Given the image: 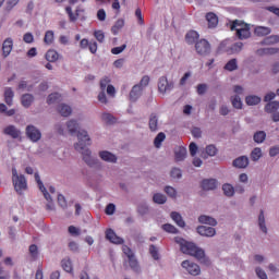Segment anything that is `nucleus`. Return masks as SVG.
Wrapping results in <instances>:
<instances>
[{
	"label": "nucleus",
	"mask_w": 279,
	"mask_h": 279,
	"mask_svg": "<svg viewBox=\"0 0 279 279\" xmlns=\"http://www.w3.org/2000/svg\"><path fill=\"white\" fill-rule=\"evenodd\" d=\"M231 31L236 32V36L240 40H245V38H250V25L243 23L242 21L235 20L231 24Z\"/></svg>",
	"instance_id": "20e7f679"
},
{
	"label": "nucleus",
	"mask_w": 279,
	"mask_h": 279,
	"mask_svg": "<svg viewBox=\"0 0 279 279\" xmlns=\"http://www.w3.org/2000/svg\"><path fill=\"white\" fill-rule=\"evenodd\" d=\"M162 230H165V232H169L170 234H178V229L171 223L163 225Z\"/></svg>",
	"instance_id": "bf43d9fd"
},
{
	"label": "nucleus",
	"mask_w": 279,
	"mask_h": 279,
	"mask_svg": "<svg viewBox=\"0 0 279 279\" xmlns=\"http://www.w3.org/2000/svg\"><path fill=\"white\" fill-rule=\"evenodd\" d=\"M266 138H267V133L265 131H257L253 135V141L257 145L265 143Z\"/></svg>",
	"instance_id": "cd10ccee"
},
{
	"label": "nucleus",
	"mask_w": 279,
	"mask_h": 279,
	"mask_svg": "<svg viewBox=\"0 0 279 279\" xmlns=\"http://www.w3.org/2000/svg\"><path fill=\"white\" fill-rule=\"evenodd\" d=\"M61 265L64 269V271H68V274H71L73 271V263L71 262L70 258H65L61 262Z\"/></svg>",
	"instance_id": "3c124183"
},
{
	"label": "nucleus",
	"mask_w": 279,
	"mask_h": 279,
	"mask_svg": "<svg viewBox=\"0 0 279 279\" xmlns=\"http://www.w3.org/2000/svg\"><path fill=\"white\" fill-rule=\"evenodd\" d=\"M278 109H279V101H276V100L268 102L264 108L265 112H267L268 114L278 112Z\"/></svg>",
	"instance_id": "7c9ffc66"
},
{
	"label": "nucleus",
	"mask_w": 279,
	"mask_h": 279,
	"mask_svg": "<svg viewBox=\"0 0 279 279\" xmlns=\"http://www.w3.org/2000/svg\"><path fill=\"white\" fill-rule=\"evenodd\" d=\"M246 106H258L260 102V97L256 95H250L245 98Z\"/></svg>",
	"instance_id": "79ce46f5"
},
{
	"label": "nucleus",
	"mask_w": 279,
	"mask_h": 279,
	"mask_svg": "<svg viewBox=\"0 0 279 279\" xmlns=\"http://www.w3.org/2000/svg\"><path fill=\"white\" fill-rule=\"evenodd\" d=\"M251 160L253 162H258V160H260L263 158V149L260 147H255L252 151H251Z\"/></svg>",
	"instance_id": "f704fd0d"
},
{
	"label": "nucleus",
	"mask_w": 279,
	"mask_h": 279,
	"mask_svg": "<svg viewBox=\"0 0 279 279\" xmlns=\"http://www.w3.org/2000/svg\"><path fill=\"white\" fill-rule=\"evenodd\" d=\"M25 132H26L27 138H29L32 143H38V141L43 138V133L35 125H32V124L27 125Z\"/></svg>",
	"instance_id": "1a4fd4ad"
},
{
	"label": "nucleus",
	"mask_w": 279,
	"mask_h": 279,
	"mask_svg": "<svg viewBox=\"0 0 279 279\" xmlns=\"http://www.w3.org/2000/svg\"><path fill=\"white\" fill-rule=\"evenodd\" d=\"M175 160L178 162H182L186 158V148L185 147H178L174 151Z\"/></svg>",
	"instance_id": "72a5a7b5"
},
{
	"label": "nucleus",
	"mask_w": 279,
	"mask_h": 279,
	"mask_svg": "<svg viewBox=\"0 0 279 279\" xmlns=\"http://www.w3.org/2000/svg\"><path fill=\"white\" fill-rule=\"evenodd\" d=\"M231 45L232 41H230L229 39L221 41V44L218 47L219 53H228V51H230Z\"/></svg>",
	"instance_id": "a19ab883"
},
{
	"label": "nucleus",
	"mask_w": 279,
	"mask_h": 279,
	"mask_svg": "<svg viewBox=\"0 0 279 279\" xmlns=\"http://www.w3.org/2000/svg\"><path fill=\"white\" fill-rule=\"evenodd\" d=\"M128 263L133 274H137V275L143 274V269L141 268V264L138 263V259H136V256L129 258Z\"/></svg>",
	"instance_id": "6ab92c4d"
},
{
	"label": "nucleus",
	"mask_w": 279,
	"mask_h": 279,
	"mask_svg": "<svg viewBox=\"0 0 279 279\" xmlns=\"http://www.w3.org/2000/svg\"><path fill=\"white\" fill-rule=\"evenodd\" d=\"M174 241L179 245L182 254H187V256H194V258H196V260H198L203 265H210V259L206 257V253L204 252V250L198 247L195 243L189 242L182 238H175Z\"/></svg>",
	"instance_id": "f257e3e1"
},
{
	"label": "nucleus",
	"mask_w": 279,
	"mask_h": 279,
	"mask_svg": "<svg viewBox=\"0 0 279 279\" xmlns=\"http://www.w3.org/2000/svg\"><path fill=\"white\" fill-rule=\"evenodd\" d=\"M256 36H269L271 34V28L265 26H257L255 28Z\"/></svg>",
	"instance_id": "c03bdc74"
},
{
	"label": "nucleus",
	"mask_w": 279,
	"mask_h": 279,
	"mask_svg": "<svg viewBox=\"0 0 279 279\" xmlns=\"http://www.w3.org/2000/svg\"><path fill=\"white\" fill-rule=\"evenodd\" d=\"M60 98H61V96H60L59 93H52V94H50V95L48 96V98H47V104H48L49 106H51V105H53V104H58V101H60Z\"/></svg>",
	"instance_id": "09e8293b"
},
{
	"label": "nucleus",
	"mask_w": 279,
	"mask_h": 279,
	"mask_svg": "<svg viewBox=\"0 0 279 279\" xmlns=\"http://www.w3.org/2000/svg\"><path fill=\"white\" fill-rule=\"evenodd\" d=\"M137 213L138 215H147V213H149V205H147L146 203H141L137 206Z\"/></svg>",
	"instance_id": "4d7b16f0"
},
{
	"label": "nucleus",
	"mask_w": 279,
	"mask_h": 279,
	"mask_svg": "<svg viewBox=\"0 0 279 279\" xmlns=\"http://www.w3.org/2000/svg\"><path fill=\"white\" fill-rule=\"evenodd\" d=\"M14 47V40L12 38H7L2 44V56L3 58H8L10 53H12V49Z\"/></svg>",
	"instance_id": "a211bd4d"
},
{
	"label": "nucleus",
	"mask_w": 279,
	"mask_h": 279,
	"mask_svg": "<svg viewBox=\"0 0 279 279\" xmlns=\"http://www.w3.org/2000/svg\"><path fill=\"white\" fill-rule=\"evenodd\" d=\"M181 267H183V269H185L190 276H199V274H202V268H199V265L187 259L181 263Z\"/></svg>",
	"instance_id": "9b49d317"
},
{
	"label": "nucleus",
	"mask_w": 279,
	"mask_h": 279,
	"mask_svg": "<svg viewBox=\"0 0 279 279\" xmlns=\"http://www.w3.org/2000/svg\"><path fill=\"white\" fill-rule=\"evenodd\" d=\"M148 128L150 132H158V116L150 114L149 121H148Z\"/></svg>",
	"instance_id": "473e14b6"
},
{
	"label": "nucleus",
	"mask_w": 279,
	"mask_h": 279,
	"mask_svg": "<svg viewBox=\"0 0 279 279\" xmlns=\"http://www.w3.org/2000/svg\"><path fill=\"white\" fill-rule=\"evenodd\" d=\"M143 96V87L141 85H134L130 92V101H138Z\"/></svg>",
	"instance_id": "f3484780"
},
{
	"label": "nucleus",
	"mask_w": 279,
	"mask_h": 279,
	"mask_svg": "<svg viewBox=\"0 0 279 279\" xmlns=\"http://www.w3.org/2000/svg\"><path fill=\"white\" fill-rule=\"evenodd\" d=\"M65 12L72 23H75V21H77V19L80 17V13H77V10L76 13H73V9L71 7H66Z\"/></svg>",
	"instance_id": "49530a36"
},
{
	"label": "nucleus",
	"mask_w": 279,
	"mask_h": 279,
	"mask_svg": "<svg viewBox=\"0 0 279 279\" xmlns=\"http://www.w3.org/2000/svg\"><path fill=\"white\" fill-rule=\"evenodd\" d=\"M231 104L233 108H236V110H241L243 108V101L241 100V97L239 96H233L231 98Z\"/></svg>",
	"instance_id": "603ef678"
},
{
	"label": "nucleus",
	"mask_w": 279,
	"mask_h": 279,
	"mask_svg": "<svg viewBox=\"0 0 279 279\" xmlns=\"http://www.w3.org/2000/svg\"><path fill=\"white\" fill-rule=\"evenodd\" d=\"M35 181L38 184L39 191H41L45 199L48 202L46 205L47 210H56V205H53V198H51V195L49 192H47V187H45V184H43V181L40 180V174L35 173Z\"/></svg>",
	"instance_id": "423d86ee"
},
{
	"label": "nucleus",
	"mask_w": 279,
	"mask_h": 279,
	"mask_svg": "<svg viewBox=\"0 0 279 279\" xmlns=\"http://www.w3.org/2000/svg\"><path fill=\"white\" fill-rule=\"evenodd\" d=\"M101 121H104V123H114V116L108 112H104L101 114Z\"/></svg>",
	"instance_id": "6e6d98bb"
},
{
	"label": "nucleus",
	"mask_w": 279,
	"mask_h": 279,
	"mask_svg": "<svg viewBox=\"0 0 279 279\" xmlns=\"http://www.w3.org/2000/svg\"><path fill=\"white\" fill-rule=\"evenodd\" d=\"M198 39H199V33L196 31H190L185 35V43H187V45H195V43H197Z\"/></svg>",
	"instance_id": "393cba45"
},
{
	"label": "nucleus",
	"mask_w": 279,
	"mask_h": 279,
	"mask_svg": "<svg viewBox=\"0 0 279 279\" xmlns=\"http://www.w3.org/2000/svg\"><path fill=\"white\" fill-rule=\"evenodd\" d=\"M196 232H198L201 236H207V238H213L217 234V230L215 228L206 227V226L197 227Z\"/></svg>",
	"instance_id": "4468645a"
},
{
	"label": "nucleus",
	"mask_w": 279,
	"mask_h": 279,
	"mask_svg": "<svg viewBox=\"0 0 279 279\" xmlns=\"http://www.w3.org/2000/svg\"><path fill=\"white\" fill-rule=\"evenodd\" d=\"M21 0H0V8H3L4 12H12ZM4 3V5H3Z\"/></svg>",
	"instance_id": "aec40b11"
},
{
	"label": "nucleus",
	"mask_w": 279,
	"mask_h": 279,
	"mask_svg": "<svg viewBox=\"0 0 279 279\" xmlns=\"http://www.w3.org/2000/svg\"><path fill=\"white\" fill-rule=\"evenodd\" d=\"M98 101L100 104H108V97L106 96V90H101L99 94H98Z\"/></svg>",
	"instance_id": "338daca9"
},
{
	"label": "nucleus",
	"mask_w": 279,
	"mask_h": 279,
	"mask_svg": "<svg viewBox=\"0 0 279 279\" xmlns=\"http://www.w3.org/2000/svg\"><path fill=\"white\" fill-rule=\"evenodd\" d=\"M122 252L128 257V260L130 258H134V256H136V255H134V252H132V248H130V246H128V245L122 246Z\"/></svg>",
	"instance_id": "680f3d73"
},
{
	"label": "nucleus",
	"mask_w": 279,
	"mask_h": 279,
	"mask_svg": "<svg viewBox=\"0 0 279 279\" xmlns=\"http://www.w3.org/2000/svg\"><path fill=\"white\" fill-rule=\"evenodd\" d=\"M206 20L208 22L209 28H215L217 25H219V19L217 17V15L215 13H207Z\"/></svg>",
	"instance_id": "c756f323"
},
{
	"label": "nucleus",
	"mask_w": 279,
	"mask_h": 279,
	"mask_svg": "<svg viewBox=\"0 0 279 279\" xmlns=\"http://www.w3.org/2000/svg\"><path fill=\"white\" fill-rule=\"evenodd\" d=\"M279 43V36L278 35H271L266 37L263 41L262 45H278Z\"/></svg>",
	"instance_id": "a18cd8bd"
},
{
	"label": "nucleus",
	"mask_w": 279,
	"mask_h": 279,
	"mask_svg": "<svg viewBox=\"0 0 279 279\" xmlns=\"http://www.w3.org/2000/svg\"><path fill=\"white\" fill-rule=\"evenodd\" d=\"M112 80L109 76H104L100 80V90H106L109 97H117V89L110 84Z\"/></svg>",
	"instance_id": "6e6552de"
},
{
	"label": "nucleus",
	"mask_w": 279,
	"mask_h": 279,
	"mask_svg": "<svg viewBox=\"0 0 279 279\" xmlns=\"http://www.w3.org/2000/svg\"><path fill=\"white\" fill-rule=\"evenodd\" d=\"M12 183L19 195H23V191H27V179H25V175L19 174L14 167L12 168Z\"/></svg>",
	"instance_id": "7ed1b4c3"
},
{
	"label": "nucleus",
	"mask_w": 279,
	"mask_h": 279,
	"mask_svg": "<svg viewBox=\"0 0 279 279\" xmlns=\"http://www.w3.org/2000/svg\"><path fill=\"white\" fill-rule=\"evenodd\" d=\"M165 193H167V195L169 197H172L173 199H175V197H178V191L173 186H170V185L166 186Z\"/></svg>",
	"instance_id": "5fc2aeb1"
},
{
	"label": "nucleus",
	"mask_w": 279,
	"mask_h": 279,
	"mask_svg": "<svg viewBox=\"0 0 279 279\" xmlns=\"http://www.w3.org/2000/svg\"><path fill=\"white\" fill-rule=\"evenodd\" d=\"M167 138V135H165V133L160 132L154 140V145L155 147L160 148V146L162 145L163 141Z\"/></svg>",
	"instance_id": "8fccbe9b"
},
{
	"label": "nucleus",
	"mask_w": 279,
	"mask_h": 279,
	"mask_svg": "<svg viewBox=\"0 0 279 279\" xmlns=\"http://www.w3.org/2000/svg\"><path fill=\"white\" fill-rule=\"evenodd\" d=\"M207 156H217V147L215 145H208L205 148Z\"/></svg>",
	"instance_id": "e2e57ef3"
},
{
	"label": "nucleus",
	"mask_w": 279,
	"mask_h": 279,
	"mask_svg": "<svg viewBox=\"0 0 279 279\" xmlns=\"http://www.w3.org/2000/svg\"><path fill=\"white\" fill-rule=\"evenodd\" d=\"M195 51L198 56H208L210 54L211 48H210V43L206 39H201L196 41L195 44Z\"/></svg>",
	"instance_id": "9d476101"
},
{
	"label": "nucleus",
	"mask_w": 279,
	"mask_h": 279,
	"mask_svg": "<svg viewBox=\"0 0 279 279\" xmlns=\"http://www.w3.org/2000/svg\"><path fill=\"white\" fill-rule=\"evenodd\" d=\"M222 193L226 197H234V193H235L234 186L230 183H225L222 185Z\"/></svg>",
	"instance_id": "2f4dec72"
},
{
	"label": "nucleus",
	"mask_w": 279,
	"mask_h": 279,
	"mask_svg": "<svg viewBox=\"0 0 279 279\" xmlns=\"http://www.w3.org/2000/svg\"><path fill=\"white\" fill-rule=\"evenodd\" d=\"M171 219L179 226V228H184L186 226V222H184V219L182 218V215L178 211H172L170 214Z\"/></svg>",
	"instance_id": "bb28decb"
},
{
	"label": "nucleus",
	"mask_w": 279,
	"mask_h": 279,
	"mask_svg": "<svg viewBox=\"0 0 279 279\" xmlns=\"http://www.w3.org/2000/svg\"><path fill=\"white\" fill-rule=\"evenodd\" d=\"M14 99V90L12 87H5L4 88V101L7 106H12Z\"/></svg>",
	"instance_id": "a878e982"
},
{
	"label": "nucleus",
	"mask_w": 279,
	"mask_h": 279,
	"mask_svg": "<svg viewBox=\"0 0 279 279\" xmlns=\"http://www.w3.org/2000/svg\"><path fill=\"white\" fill-rule=\"evenodd\" d=\"M278 154H279V145L270 147V149H269L270 158H276V156H278Z\"/></svg>",
	"instance_id": "774afa93"
},
{
	"label": "nucleus",
	"mask_w": 279,
	"mask_h": 279,
	"mask_svg": "<svg viewBox=\"0 0 279 279\" xmlns=\"http://www.w3.org/2000/svg\"><path fill=\"white\" fill-rule=\"evenodd\" d=\"M98 156L100 160H102L104 162H108L109 165H117V161L119 160L117 155L110 153L109 150H100L98 153Z\"/></svg>",
	"instance_id": "ddd939ff"
},
{
	"label": "nucleus",
	"mask_w": 279,
	"mask_h": 279,
	"mask_svg": "<svg viewBox=\"0 0 279 279\" xmlns=\"http://www.w3.org/2000/svg\"><path fill=\"white\" fill-rule=\"evenodd\" d=\"M198 221L201 223L206 225V226H213V227L217 226V219H215V218H213L210 216H206V215L199 216L198 217Z\"/></svg>",
	"instance_id": "c85d7f7f"
},
{
	"label": "nucleus",
	"mask_w": 279,
	"mask_h": 279,
	"mask_svg": "<svg viewBox=\"0 0 279 279\" xmlns=\"http://www.w3.org/2000/svg\"><path fill=\"white\" fill-rule=\"evenodd\" d=\"M255 274L258 279H269V277L267 276V272L262 267H256Z\"/></svg>",
	"instance_id": "052dcab7"
},
{
	"label": "nucleus",
	"mask_w": 279,
	"mask_h": 279,
	"mask_svg": "<svg viewBox=\"0 0 279 279\" xmlns=\"http://www.w3.org/2000/svg\"><path fill=\"white\" fill-rule=\"evenodd\" d=\"M219 186L217 179H204L202 181L203 191H215Z\"/></svg>",
	"instance_id": "2eb2a0df"
},
{
	"label": "nucleus",
	"mask_w": 279,
	"mask_h": 279,
	"mask_svg": "<svg viewBox=\"0 0 279 279\" xmlns=\"http://www.w3.org/2000/svg\"><path fill=\"white\" fill-rule=\"evenodd\" d=\"M242 50H243V43L231 44V48H229L228 54L232 56L234 53H241Z\"/></svg>",
	"instance_id": "ea45409f"
},
{
	"label": "nucleus",
	"mask_w": 279,
	"mask_h": 279,
	"mask_svg": "<svg viewBox=\"0 0 279 279\" xmlns=\"http://www.w3.org/2000/svg\"><path fill=\"white\" fill-rule=\"evenodd\" d=\"M57 112H59V114H61V117H71V114H73V108H71L70 105L60 104L57 107Z\"/></svg>",
	"instance_id": "5701e85b"
},
{
	"label": "nucleus",
	"mask_w": 279,
	"mask_h": 279,
	"mask_svg": "<svg viewBox=\"0 0 279 279\" xmlns=\"http://www.w3.org/2000/svg\"><path fill=\"white\" fill-rule=\"evenodd\" d=\"M250 166V158L247 156H240L233 160V167L235 169H247Z\"/></svg>",
	"instance_id": "dca6fc26"
},
{
	"label": "nucleus",
	"mask_w": 279,
	"mask_h": 279,
	"mask_svg": "<svg viewBox=\"0 0 279 279\" xmlns=\"http://www.w3.org/2000/svg\"><path fill=\"white\" fill-rule=\"evenodd\" d=\"M223 69L225 71L232 73V71H236L239 69V61L236 59H231L227 64H225Z\"/></svg>",
	"instance_id": "e433bc0d"
},
{
	"label": "nucleus",
	"mask_w": 279,
	"mask_h": 279,
	"mask_svg": "<svg viewBox=\"0 0 279 279\" xmlns=\"http://www.w3.org/2000/svg\"><path fill=\"white\" fill-rule=\"evenodd\" d=\"M21 104L24 108H29L34 104V96L32 94H24L21 98Z\"/></svg>",
	"instance_id": "c9c22d12"
},
{
	"label": "nucleus",
	"mask_w": 279,
	"mask_h": 279,
	"mask_svg": "<svg viewBox=\"0 0 279 279\" xmlns=\"http://www.w3.org/2000/svg\"><path fill=\"white\" fill-rule=\"evenodd\" d=\"M175 87V84L173 81H169L167 76L159 77L158 81V90L161 95H167V93H171L173 88Z\"/></svg>",
	"instance_id": "0eeeda50"
},
{
	"label": "nucleus",
	"mask_w": 279,
	"mask_h": 279,
	"mask_svg": "<svg viewBox=\"0 0 279 279\" xmlns=\"http://www.w3.org/2000/svg\"><path fill=\"white\" fill-rule=\"evenodd\" d=\"M3 134H5V136H10V138L19 141L21 140L22 132L15 125L10 124L3 129Z\"/></svg>",
	"instance_id": "f8f14e48"
},
{
	"label": "nucleus",
	"mask_w": 279,
	"mask_h": 279,
	"mask_svg": "<svg viewBox=\"0 0 279 279\" xmlns=\"http://www.w3.org/2000/svg\"><path fill=\"white\" fill-rule=\"evenodd\" d=\"M77 141L74 144V149L77 151V146L82 147L83 149H88V146L93 145V140H90V135H88V131L81 130L76 134Z\"/></svg>",
	"instance_id": "39448f33"
},
{
	"label": "nucleus",
	"mask_w": 279,
	"mask_h": 279,
	"mask_svg": "<svg viewBox=\"0 0 279 279\" xmlns=\"http://www.w3.org/2000/svg\"><path fill=\"white\" fill-rule=\"evenodd\" d=\"M106 239L110 241V243H114L116 245H121L123 244L122 238L117 235L112 229L107 230L106 232Z\"/></svg>",
	"instance_id": "412c9836"
},
{
	"label": "nucleus",
	"mask_w": 279,
	"mask_h": 279,
	"mask_svg": "<svg viewBox=\"0 0 279 279\" xmlns=\"http://www.w3.org/2000/svg\"><path fill=\"white\" fill-rule=\"evenodd\" d=\"M125 26V21L123 19L118 20L114 25L111 27V32L114 36H117V34H119V32H121V29H123V27Z\"/></svg>",
	"instance_id": "58836bf2"
},
{
	"label": "nucleus",
	"mask_w": 279,
	"mask_h": 279,
	"mask_svg": "<svg viewBox=\"0 0 279 279\" xmlns=\"http://www.w3.org/2000/svg\"><path fill=\"white\" fill-rule=\"evenodd\" d=\"M153 202L154 204H167V196L162 193H156L153 195Z\"/></svg>",
	"instance_id": "37998d69"
},
{
	"label": "nucleus",
	"mask_w": 279,
	"mask_h": 279,
	"mask_svg": "<svg viewBox=\"0 0 279 279\" xmlns=\"http://www.w3.org/2000/svg\"><path fill=\"white\" fill-rule=\"evenodd\" d=\"M150 255L153 256L154 260H158L160 257L158 256V247L155 245L149 246Z\"/></svg>",
	"instance_id": "0e129e2a"
},
{
	"label": "nucleus",
	"mask_w": 279,
	"mask_h": 279,
	"mask_svg": "<svg viewBox=\"0 0 279 279\" xmlns=\"http://www.w3.org/2000/svg\"><path fill=\"white\" fill-rule=\"evenodd\" d=\"M0 112L2 114H7V117H14V114H16V110L14 109L8 110V106H5V104H0Z\"/></svg>",
	"instance_id": "de8ad7c7"
},
{
	"label": "nucleus",
	"mask_w": 279,
	"mask_h": 279,
	"mask_svg": "<svg viewBox=\"0 0 279 279\" xmlns=\"http://www.w3.org/2000/svg\"><path fill=\"white\" fill-rule=\"evenodd\" d=\"M94 36L96 40H98V43H104V40L106 39V35L101 31H96L94 33Z\"/></svg>",
	"instance_id": "69168bd1"
},
{
	"label": "nucleus",
	"mask_w": 279,
	"mask_h": 279,
	"mask_svg": "<svg viewBox=\"0 0 279 279\" xmlns=\"http://www.w3.org/2000/svg\"><path fill=\"white\" fill-rule=\"evenodd\" d=\"M257 226L259 230L263 232V234H267L268 229H267V221L265 219V211L260 209L258 219H257Z\"/></svg>",
	"instance_id": "4be33fe9"
},
{
	"label": "nucleus",
	"mask_w": 279,
	"mask_h": 279,
	"mask_svg": "<svg viewBox=\"0 0 279 279\" xmlns=\"http://www.w3.org/2000/svg\"><path fill=\"white\" fill-rule=\"evenodd\" d=\"M76 151L81 154L85 165H87V167H90V169H97L101 166L99 159L93 157V150H90V148H82L80 146H76Z\"/></svg>",
	"instance_id": "f03ea898"
},
{
	"label": "nucleus",
	"mask_w": 279,
	"mask_h": 279,
	"mask_svg": "<svg viewBox=\"0 0 279 279\" xmlns=\"http://www.w3.org/2000/svg\"><path fill=\"white\" fill-rule=\"evenodd\" d=\"M170 177L173 180H181L182 179V170L180 168H172L170 171Z\"/></svg>",
	"instance_id": "864d4df0"
},
{
	"label": "nucleus",
	"mask_w": 279,
	"mask_h": 279,
	"mask_svg": "<svg viewBox=\"0 0 279 279\" xmlns=\"http://www.w3.org/2000/svg\"><path fill=\"white\" fill-rule=\"evenodd\" d=\"M45 57L48 62H58L60 54L58 53V51L50 49L46 52Z\"/></svg>",
	"instance_id": "4c0bfd02"
},
{
	"label": "nucleus",
	"mask_w": 279,
	"mask_h": 279,
	"mask_svg": "<svg viewBox=\"0 0 279 279\" xmlns=\"http://www.w3.org/2000/svg\"><path fill=\"white\" fill-rule=\"evenodd\" d=\"M53 38H54L53 31H47L44 37V43L46 45H51L53 43Z\"/></svg>",
	"instance_id": "13d9d810"
},
{
	"label": "nucleus",
	"mask_w": 279,
	"mask_h": 279,
	"mask_svg": "<svg viewBox=\"0 0 279 279\" xmlns=\"http://www.w3.org/2000/svg\"><path fill=\"white\" fill-rule=\"evenodd\" d=\"M65 126L69 134H77V130H80V122L75 119H71L65 123Z\"/></svg>",
	"instance_id": "b1692460"
}]
</instances>
